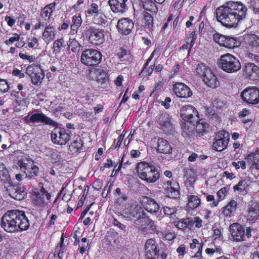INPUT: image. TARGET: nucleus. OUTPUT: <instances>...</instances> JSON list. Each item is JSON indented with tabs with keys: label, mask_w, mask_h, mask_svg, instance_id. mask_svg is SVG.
Instances as JSON below:
<instances>
[{
	"label": "nucleus",
	"mask_w": 259,
	"mask_h": 259,
	"mask_svg": "<svg viewBox=\"0 0 259 259\" xmlns=\"http://www.w3.org/2000/svg\"><path fill=\"white\" fill-rule=\"evenodd\" d=\"M237 203L234 200H231L229 204L224 207L223 213L226 216H229L235 211L236 208Z\"/></svg>",
	"instance_id": "nucleus-38"
},
{
	"label": "nucleus",
	"mask_w": 259,
	"mask_h": 259,
	"mask_svg": "<svg viewBox=\"0 0 259 259\" xmlns=\"http://www.w3.org/2000/svg\"><path fill=\"white\" fill-rule=\"evenodd\" d=\"M177 211V208L175 207H163V212L165 215L170 216V218H172L173 215L175 216V213Z\"/></svg>",
	"instance_id": "nucleus-51"
},
{
	"label": "nucleus",
	"mask_w": 259,
	"mask_h": 259,
	"mask_svg": "<svg viewBox=\"0 0 259 259\" xmlns=\"http://www.w3.org/2000/svg\"><path fill=\"white\" fill-rule=\"evenodd\" d=\"M245 188V184H244V182L242 181H240L238 184L234 186V190L235 192L236 191H242L244 190Z\"/></svg>",
	"instance_id": "nucleus-60"
},
{
	"label": "nucleus",
	"mask_w": 259,
	"mask_h": 259,
	"mask_svg": "<svg viewBox=\"0 0 259 259\" xmlns=\"http://www.w3.org/2000/svg\"><path fill=\"white\" fill-rule=\"evenodd\" d=\"M20 36L18 34L15 33L13 34V36L10 37L9 39L5 41V44L6 45L9 46L14 43V42L18 41L20 39Z\"/></svg>",
	"instance_id": "nucleus-56"
},
{
	"label": "nucleus",
	"mask_w": 259,
	"mask_h": 259,
	"mask_svg": "<svg viewBox=\"0 0 259 259\" xmlns=\"http://www.w3.org/2000/svg\"><path fill=\"white\" fill-rule=\"evenodd\" d=\"M24 120L28 124L44 123L51 125H54L55 124V121L50 117L40 112H29L27 115L24 117Z\"/></svg>",
	"instance_id": "nucleus-9"
},
{
	"label": "nucleus",
	"mask_w": 259,
	"mask_h": 259,
	"mask_svg": "<svg viewBox=\"0 0 259 259\" xmlns=\"http://www.w3.org/2000/svg\"><path fill=\"white\" fill-rule=\"evenodd\" d=\"M195 123H196L195 127L196 132L199 136H202L208 128V124L203 119L199 120L198 122H195Z\"/></svg>",
	"instance_id": "nucleus-37"
},
{
	"label": "nucleus",
	"mask_w": 259,
	"mask_h": 259,
	"mask_svg": "<svg viewBox=\"0 0 259 259\" xmlns=\"http://www.w3.org/2000/svg\"><path fill=\"white\" fill-rule=\"evenodd\" d=\"M229 188L225 187L221 188L217 193V196L219 198V201H222L226 197Z\"/></svg>",
	"instance_id": "nucleus-50"
},
{
	"label": "nucleus",
	"mask_w": 259,
	"mask_h": 259,
	"mask_svg": "<svg viewBox=\"0 0 259 259\" xmlns=\"http://www.w3.org/2000/svg\"><path fill=\"white\" fill-rule=\"evenodd\" d=\"M200 200L195 195H190L188 197V202L187 207L189 210H193L200 205Z\"/></svg>",
	"instance_id": "nucleus-34"
},
{
	"label": "nucleus",
	"mask_w": 259,
	"mask_h": 259,
	"mask_svg": "<svg viewBox=\"0 0 259 259\" xmlns=\"http://www.w3.org/2000/svg\"><path fill=\"white\" fill-rule=\"evenodd\" d=\"M121 215L127 220L135 219L137 221L146 218V213L142 207L137 204H133L124 209Z\"/></svg>",
	"instance_id": "nucleus-8"
},
{
	"label": "nucleus",
	"mask_w": 259,
	"mask_h": 259,
	"mask_svg": "<svg viewBox=\"0 0 259 259\" xmlns=\"http://www.w3.org/2000/svg\"><path fill=\"white\" fill-rule=\"evenodd\" d=\"M213 40L220 46L229 49H233L239 46L240 42L233 37L225 36L220 33L213 35Z\"/></svg>",
	"instance_id": "nucleus-12"
},
{
	"label": "nucleus",
	"mask_w": 259,
	"mask_h": 259,
	"mask_svg": "<svg viewBox=\"0 0 259 259\" xmlns=\"http://www.w3.org/2000/svg\"><path fill=\"white\" fill-rule=\"evenodd\" d=\"M247 9L240 2H229L216 10L217 20L227 28L236 27L238 22L244 19Z\"/></svg>",
	"instance_id": "nucleus-1"
},
{
	"label": "nucleus",
	"mask_w": 259,
	"mask_h": 259,
	"mask_svg": "<svg viewBox=\"0 0 259 259\" xmlns=\"http://www.w3.org/2000/svg\"><path fill=\"white\" fill-rule=\"evenodd\" d=\"M68 47L72 52H76L79 50L80 45L78 41L74 38H70L67 43Z\"/></svg>",
	"instance_id": "nucleus-43"
},
{
	"label": "nucleus",
	"mask_w": 259,
	"mask_h": 259,
	"mask_svg": "<svg viewBox=\"0 0 259 259\" xmlns=\"http://www.w3.org/2000/svg\"><path fill=\"white\" fill-rule=\"evenodd\" d=\"M88 32L89 35V40L92 44L100 45L105 41L104 30L93 27H90Z\"/></svg>",
	"instance_id": "nucleus-15"
},
{
	"label": "nucleus",
	"mask_w": 259,
	"mask_h": 259,
	"mask_svg": "<svg viewBox=\"0 0 259 259\" xmlns=\"http://www.w3.org/2000/svg\"><path fill=\"white\" fill-rule=\"evenodd\" d=\"M1 226L7 232L26 230L29 222L23 211L13 209L6 212L1 219Z\"/></svg>",
	"instance_id": "nucleus-2"
},
{
	"label": "nucleus",
	"mask_w": 259,
	"mask_h": 259,
	"mask_svg": "<svg viewBox=\"0 0 259 259\" xmlns=\"http://www.w3.org/2000/svg\"><path fill=\"white\" fill-rule=\"evenodd\" d=\"M244 74L250 80H255L259 78V67L253 63H248L244 69Z\"/></svg>",
	"instance_id": "nucleus-24"
},
{
	"label": "nucleus",
	"mask_w": 259,
	"mask_h": 259,
	"mask_svg": "<svg viewBox=\"0 0 259 259\" xmlns=\"http://www.w3.org/2000/svg\"><path fill=\"white\" fill-rule=\"evenodd\" d=\"M259 217V202L252 201L249 202L247 208V219L254 222Z\"/></svg>",
	"instance_id": "nucleus-22"
},
{
	"label": "nucleus",
	"mask_w": 259,
	"mask_h": 259,
	"mask_svg": "<svg viewBox=\"0 0 259 259\" xmlns=\"http://www.w3.org/2000/svg\"><path fill=\"white\" fill-rule=\"evenodd\" d=\"M145 25L151 28L153 26V18L151 15L148 12H144Z\"/></svg>",
	"instance_id": "nucleus-45"
},
{
	"label": "nucleus",
	"mask_w": 259,
	"mask_h": 259,
	"mask_svg": "<svg viewBox=\"0 0 259 259\" xmlns=\"http://www.w3.org/2000/svg\"><path fill=\"white\" fill-rule=\"evenodd\" d=\"M202 77L203 78V81L209 87L215 88L219 86V82L217 80V77L209 68L206 69V71L205 72Z\"/></svg>",
	"instance_id": "nucleus-26"
},
{
	"label": "nucleus",
	"mask_w": 259,
	"mask_h": 259,
	"mask_svg": "<svg viewBox=\"0 0 259 259\" xmlns=\"http://www.w3.org/2000/svg\"><path fill=\"white\" fill-rule=\"evenodd\" d=\"M145 255L148 259H156L158 255L159 249L154 240L148 239L145 245Z\"/></svg>",
	"instance_id": "nucleus-19"
},
{
	"label": "nucleus",
	"mask_w": 259,
	"mask_h": 259,
	"mask_svg": "<svg viewBox=\"0 0 259 259\" xmlns=\"http://www.w3.org/2000/svg\"><path fill=\"white\" fill-rule=\"evenodd\" d=\"M241 97L246 103L257 104L259 103V89L255 87L246 88L242 92Z\"/></svg>",
	"instance_id": "nucleus-10"
},
{
	"label": "nucleus",
	"mask_w": 259,
	"mask_h": 259,
	"mask_svg": "<svg viewBox=\"0 0 259 259\" xmlns=\"http://www.w3.org/2000/svg\"><path fill=\"white\" fill-rule=\"evenodd\" d=\"M134 26V22L128 18H123L119 20L117 25L118 31L121 34L124 35L130 34Z\"/></svg>",
	"instance_id": "nucleus-21"
},
{
	"label": "nucleus",
	"mask_w": 259,
	"mask_h": 259,
	"mask_svg": "<svg viewBox=\"0 0 259 259\" xmlns=\"http://www.w3.org/2000/svg\"><path fill=\"white\" fill-rule=\"evenodd\" d=\"M156 122L163 129H169L172 127V118L167 112L158 114L156 117Z\"/></svg>",
	"instance_id": "nucleus-23"
},
{
	"label": "nucleus",
	"mask_w": 259,
	"mask_h": 259,
	"mask_svg": "<svg viewBox=\"0 0 259 259\" xmlns=\"http://www.w3.org/2000/svg\"><path fill=\"white\" fill-rule=\"evenodd\" d=\"M9 85L5 79H0V93H4L8 91Z\"/></svg>",
	"instance_id": "nucleus-55"
},
{
	"label": "nucleus",
	"mask_w": 259,
	"mask_h": 259,
	"mask_svg": "<svg viewBox=\"0 0 259 259\" xmlns=\"http://www.w3.org/2000/svg\"><path fill=\"white\" fill-rule=\"evenodd\" d=\"M225 103L220 99H215L212 102V107L214 110H221L225 106Z\"/></svg>",
	"instance_id": "nucleus-44"
},
{
	"label": "nucleus",
	"mask_w": 259,
	"mask_h": 259,
	"mask_svg": "<svg viewBox=\"0 0 259 259\" xmlns=\"http://www.w3.org/2000/svg\"><path fill=\"white\" fill-rule=\"evenodd\" d=\"M250 5L253 12L259 15V0H250Z\"/></svg>",
	"instance_id": "nucleus-54"
},
{
	"label": "nucleus",
	"mask_w": 259,
	"mask_h": 259,
	"mask_svg": "<svg viewBox=\"0 0 259 259\" xmlns=\"http://www.w3.org/2000/svg\"><path fill=\"white\" fill-rule=\"evenodd\" d=\"M179 186L177 185L176 186L165 187L164 189L165 194L166 196L169 198H175L179 195Z\"/></svg>",
	"instance_id": "nucleus-36"
},
{
	"label": "nucleus",
	"mask_w": 259,
	"mask_h": 259,
	"mask_svg": "<svg viewBox=\"0 0 259 259\" xmlns=\"http://www.w3.org/2000/svg\"><path fill=\"white\" fill-rule=\"evenodd\" d=\"M204 14L202 12L200 14L199 19L197 20H195V17L193 16H188V19L186 22V26L187 28L193 26L197 22H200Z\"/></svg>",
	"instance_id": "nucleus-42"
},
{
	"label": "nucleus",
	"mask_w": 259,
	"mask_h": 259,
	"mask_svg": "<svg viewBox=\"0 0 259 259\" xmlns=\"http://www.w3.org/2000/svg\"><path fill=\"white\" fill-rule=\"evenodd\" d=\"M51 197L50 194L44 188H42L40 192L33 195L32 202L37 207H44L48 204Z\"/></svg>",
	"instance_id": "nucleus-16"
},
{
	"label": "nucleus",
	"mask_w": 259,
	"mask_h": 259,
	"mask_svg": "<svg viewBox=\"0 0 259 259\" xmlns=\"http://www.w3.org/2000/svg\"><path fill=\"white\" fill-rule=\"evenodd\" d=\"M245 159L248 164H250L252 167L257 168V162L259 161V149L248 154Z\"/></svg>",
	"instance_id": "nucleus-30"
},
{
	"label": "nucleus",
	"mask_w": 259,
	"mask_h": 259,
	"mask_svg": "<svg viewBox=\"0 0 259 259\" xmlns=\"http://www.w3.org/2000/svg\"><path fill=\"white\" fill-rule=\"evenodd\" d=\"M72 24L71 25L70 33L74 34L76 33L78 28L82 23V19L80 15H75L72 18Z\"/></svg>",
	"instance_id": "nucleus-33"
},
{
	"label": "nucleus",
	"mask_w": 259,
	"mask_h": 259,
	"mask_svg": "<svg viewBox=\"0 0 259 259\" xmlns=\"http://www.w3.org/2000/svg\"><path fill=\"white\" fill-rule=\"evenodd\" d=\"M175 225L179 229H185L192 227L194 225V222L192 219L185 218L181 219L178 221H175Z\"/></svg>",
	"instance_id": "nucleus-32"
},
{
	"label": "nucleus",
	"mask_w": 259,
	"mask_h": 259,
	"mask_svg": "<svg viewBox=\"0 0 259 259\" xmlns=\"http://www.w3.org/2000/svg\"><path fill=\"white\" fill-rule=\"evenodd\" d=\"M82 144L77 140H74L71 143L69 147V151L72 154H74L78 152L81 149Z\"/></svg>",
	"instance_id": "nucleus-40"
},
{
	"label": "nucleus",
	"mask_w": 259,
	"mask_h": 259,
	"mask_svg": "<svg viewBox=\"0 0 259 259\" xmlns=\"http://www.w3.org/2000/svg\"><path fill=\"white\" fill-rule=\"evenodd\" d=\"M157 149L160 153L164 154L170 153L172 151L171 147L168 142L162 139H159L158 141Z\"/></svg>",
	"instance_id": "nucleus-31"
},
{
	"label": "nucleus",
	"mask_w": 259,
	"mask_h": 259,
	"mask_svg": "<svg viewBox=\"0 0 259 259\" xmlns=\"http://www.w3.org/2000/svg\"><path fill=\"white\" fill-rule=\"evenodd\" d=\"M56 4L51 3L46 5L40 12V18L48 23L50 20L53 13L55 9Z\"/></svg>",
	"instance_id": "nucleus-29"
},
{
	"label": "nucleus",
	"mask_w": 259,
	"mask_h": 259,
	"mask_svg": "<svg viewBox=\"0 0 259 259\" xmlns=\"http://www.w3.org/2000/svg\"><path fill=\"white\" fill-rule=\"evenodd\" d=\"M142 203L145 209L150 213H157L159 210V204L153 199L149 197H145L142 201Z\"/></svg>",
	"instance_id": "nucleus-27"
},
{
	"label": "nucleus",
	"mask_w": 259,
	"mask_h": 259,
	"mask_svg": "<svg viewBox=\"0 0 259 259\" xmlns=\"http://www.w3.org/2000/svg\"><path fill=\"white\" fill-rule=\"evenodd\" d=\"M117 54L118 57L122 59L121 60L122 61L127 59L128 58L127 56L129 55L127 51L123 48H120Z\"/></svg>",
	"instance_id": "nucleus-57"
},
{
	"label": "nucleus",
	"mask_w": 259,
	"mask_h": 259,
	"mask_svg": "<svg viewBox=\"0 0 259 259\" xmlns=\"http://www.w3.org/2000/svg\"><path fill=\"white\" fill-rule=\"evenodd\" d=\"M57 33L55 27L49 24L45 28L42 34V39L48 45L56 38Z\"/></svg>",
	"instance_id": "nucleus-25"
},
{
	"label": "nucleus",
	"mask_w": 259,
	"mask_h": 259,
	"mask_svg": "<svg viewBox=\"0 0 259 259\" xmlns=\"http://www.w3.org/2000/svg\"><path fill=\"white\" fill-rule=\"evenodd\" d=\"M196 31L194 30L192 32L190 33L189 36L187 37L186 39V42L187 44L189 45L190 46V47L192 48L194 43L195 40L196 39Z\"/></svg>",
	"instance_id": "nucleus-49"
},
{
	"label": "nucleus",
	"mask_w": 259,
	"mask_h": 259,
	"mask_svg": "<svg viewBox=\"0 0 259 259\" xmlns=\"http://www.w3.org/2000/svg\"><path fill=\"white\" fill-rule=\"evenodd\" d=\"M230 232L234 241L240 242L245 240V230L239 224H232L230 227Z\"/></svg>",
	"instance_id": "nucleus-20"
},
{
	"label": "nucleus",
	"mask_w": 259,
	"mask_h": 259,
	"mask_svg": "<svg viewBox=\"0 0 259 259\" xmlns=\"http://www.w3.org/2000/svg\"><path fill=\"white\" fill-rule=\"evenodd\" d=\"M232 165L236 169H239L240 167L243 169L246 168V162L243 160L238 161V162L234 161L232 162Z\"/></svg>",
	"instance_id": "nucleus-58"
},
{
	"label": "nucleus",
	"mask_w": 259,
	"mask_h": 259,
	"mask_svg": "<svg viewBox=\"0 0 259 259\" xmlns=\"http://www.w3.org/2000/svg\"><path fill=\"white\" fill-rule=\"evenodd\" d=\"M18 164L26 177L32 178L37 175L38 167L34 164L33 160L29 156H23L19 160Z\"/></svg>",
	"instance_id": "nucleus-7"
},
{
	"label": "nucleus",
	"mask_w": 259,
	"mask_h": 259,
	"mask_svg": "<svg viewBox=\"0 0 259 259\" xmlns=\"http://www.w3.org/2000/svg\"><path fill=\"white\" fill-rule=\"evenodd\" d=\"M70 132L64 129L55 128L51 133V139L53 143L60 145H65L70 139Z\"/></svg>",
	"instance_id": "nucleus-11"
},
{
	"label": "nucleus",
	"mask_w": 259,
	"mask_h": 259,
	"mask_svg": "<svg viewBox=\"0 0 259 259\" xmlns=\"http://www.w3.org/2000/svg\"><path fill=\"white\" fill-rule=\"evenodd\" d=\"M244 39L246 48L249 50H256L259 46V37L255 34H248Z\"/></svg>",
	"instance_id": "nucleus-28"
},
{
	"label": "nucleus",
	"mask_w": 259,
	"mask_h": 259,
	"mask_svg": "<svg viewBox=\"0 0 259 259\" xmlns=\"http://www.w3.org/2000/svg\"><path fill=\"white\" fill-rule=\"evenodd\" d=\"M143 8L151 13H156L158 8L154 0H142Z\"/></svg>",
	"instance_id": "nucleus-35"
},
{
	"label": "nucleus",
	"mask_w": 259,
	"mask_h": 259,
	"mask_svg": "<svg viewBox=\"0 0 259 259\" xmlns=\"http://www.w3.org/2000/svg\"><path fill=\"white\" fill-rule=\"evenodd\" d=\"M26 73L31 78L32 82L36 84L43 79L44 73L38 63H33L29 65L26 69Z\"/></svg>",
	"instance_id": "nucleus-13"
},
{
	"label": "nucleus",
	"mask_w": 259,
	"mask_h": 259,
	"mask_svg": "<svg viewBox=\"0 0 259 259\" xmlns=\"http://www.w3.org/2000/svg\"><path fill=\"white\" fill-rule=\"evenodd\" d=\"M108 4L113 12L123 14L128 10L130 2L128 0H109Z\"/></svg>",
	"instance_id": "nucleus-17"
},
{
	"label": "nucleus",
	"mask_w": 259,
	"mask_h": 259,
	"mask_svg": "<svg viewBox=\"0 0 259 259\" xmlns=\"http://www.w3.org/2000/svg\"><path fill=\"white\" fill-rule=\"evenodd\" d=\"M5 21L7 23V24L10 27H12L15 23V20L9 16H6L5 18Z\"/></svg>",
	"instance_id": "nucleus-61"
},
{
	"label": "nucleus",
	"mask_w": 259,
	"mask_h": 259,
	"mask_svg": "<svg viewBox=\"0 0 259 259\" xmlns=\"http://www.w3.org/2000/svg\"><path fill=\"white\" fill-rule=\"evenodd\" d=\"M101 10L99 9V6L95 3L92 4L87 11V15L88 16H93L94 17Z\"/></svg>",
	"instance_id": "nucleus-41"
},
{
	"label": "nucleus",
	"mask_w": 259,
	"mask_h": 259,
	"mask_svg": "<svg viewBox=\"0 0 259 259\" xmlns=\"http://www.w3.org/2000/svg\"><path fill=\"white\" fill-rule=\"evenodd\" d=\"M136 169L139 178L148 183L155 182L160 177L158 170L147 162L141 161L138 163Z\"/></svg>",
	"instance_id": "nucleus-3"
},
{
	"label": "nucleus",
	"mask_w": 259,
	"mask_h": 259,
	"mask_svg": "<svg viewBox=\"0 0 259 259\" xmlns=\"http://www.w3.org/2000/svg\"><path fill=\"white\" fill-rule=\"evenodd\" d=\"M181 115L185 123H183L184 131L190 132L194 128L195 122H197L199 117L198 111L191 105L183 106L181 109Z\"/></svg>",
	"instance_id": "nucleus-4"
},
{
	"label": "nucleus",
	"mask_w": 259,
	"mask_h": 259,
	"mask_svg": "<svg viewBox=\"0 0 259 259\" xmlns=\"http://www.w3.org/2000/svg\"><path fill=\"white\" fill-rule=\"evenodd\" d=\"M186 247L185 245H181L177 249V252L179 255H183L186 253Z\"/></svg>",
	"instance_id": "nucleus-64"
},
{
	"label": "nucleus",
	"mask_w": 259,
	"mask_h": 259,
	"mask_svg": "<svg viewBox=\"0 0 259 259\" xmlns=\"http://www.w3.org/2000/svg\"><path fill=\"white\" fill-rule=\"evenodd\" d=\"M218 65L220 68L227 73H234L241 68V64L236 57L229 53L221 56Z\"/></svg>",
	"instance_id": "nucleus-5"
},
{
	"label": "nucleus",
	"mask_w": 259,
	"mask_h": 259,
	"mask_svg": "<svg viewBox=\"0 0 259 259\" xmlns=\"http://www.w3.org/2000/svg\"><path fill=\"white\" fill-rule=\"evenodd\" d=\"M49 155L51 160L54 162L59 161L61 158L60 153L55 149L50 150Z\"/></svg>",
	"instance_id": "nucleus-47"
},
{
	"label": "nucleus",
	"mask_w": 259,
	"mask_h": 259,
	"mask_svg": "<svg viewBox=\"0 0 259 259\" xmlns=\"http://www.w3.org/2000/svg\"><path fill=\"white\" fill-rule=\"evenodd\" d=\"M192 220L193 221L194 225L197 228H200L202 227V220L198 217L194 218Z\"/></svg>",
	"instance_id": "nucleus-62"
},
{
	"label": "nucleus",
	"mask_w": 259,
	"mask_h": 259,
	"mask_svg": "<svg viewBox=\"0 0 259 259\" xmlns=\"http://www.w3.org/2000/svg\"><path fill=\"white\" fill-rule=\"evenodd\" d=\"M102 59V54L99 51L89 49L82 52L80 61L87 66H95L99 64Z\"/></svg>",
	"instance_id": "nucleus-6"
},
{
	"label": "nucleus",
	"mask_w": 259,
	"mask_h": 259,
	"mask_svg": "<svg viewBox=\"0 0 259 259\" xmlns=\"http://www.w3.org/2000/svg\"><path fill=\"white\" fill-rule=\"evenodd\" d=\"M215 138L216 140L212 145L213 149L218 151H222L226 149L229 140V133L222 131L216 135Z\"/></svg>",
	"instance_id": "nucleus-14"
},
{
	"label": "nucleus",
	"mask_w": 259,
	"mask_h": 259,
	"mask_svg": "<svg viewBox=\"0 0 259 259\" xmlns=\"http://www.w3.org/2000/svg\"><path fill=\"white\" fill-rule=\"evenodd\" d=\"M172 89L175 94L179 98H188L192 95L190 89L182 82H176Z\"/></svg>",
	"instance_id": "nucleus-18"
},
{
	"label": "nucleus",
	"mask_w": 259,
	"mask_h": 259,
	"mask_svg": "<svg viewBox=\"0 0 259 259\" xmlns=\"http://www.w3.org/2000/svg\"><path fill=\"white\" fill-rule=\"evenodd\" d=\"M64 42V40L62 38L56 40L53 44L54 52L57 53H59Z\"/></svg>",
	"instance_id": "nucleus-46"
},
{
	"label": "nucleus",
	"mask_w": 259,
	"mask_h": 259,
	"mask_svg": "<svg viewBox=\"0 0 259 259\" xmlns=\"http://www.w3.org/2000/svg\"><path fill=\"white\" fill-rule=\"evenodd\" d=\"M161 52V49L160 48H156L152 53L151 54L150 57L147 60L145 65V68L146 67V66L148 65L149 62L151 61V60L153 58L155 57L156 58H158L159 56L160 55Z\"/></svg>",
	"instance_id": "nucleus-48"
},
{
	"label": "nucleus",
	"mask_w": 259,
	"mask_h": 259,
	"mask_svg": "<svg viewBox=\"0 0 259 259\" xmlns=\"http://www.w3.org/2000/svg\"><path fill=\"white\" fill-rule=\"evenodd\" d=\"M15 190H16L15 193L13 194L12 197L15 199L20 200L23 199L26 194L23 190L17 191L16 189H15Z\"/></svg>",
	"instance_id": "nucleus-53"
},
{
	"label": "nucleus",
	"mask_w": 259,
	"mask_h": 259,
	"mask_svg": "<svg viewBox=\"0 0 259 259\" xmlns=\"http://www.w3.org/2000/svg\"><path fill=\"white\" fill-rule=\"evenodd\" d=\"M83 0H78L76 4L72 6V9L74 10L75 11H80L81 9V5L83 4Z\"/></svg>",
	"instance_id": "nucleus-63"
},
{
	"label": "nucleus",
	"mask_w": 259,
	"mask_h": 259,
	"mask_svg": "<svg viewBox=\"0 0 259 259\" xmlns=\"http://www.w3.org/2000/svg\"><path fill=\"white\" fill-rule=\"evenodd\" d=\"M206 200L208 202L212 201V203L210 204L211 207H216L218 206L219 201L214 200V196L212 195H208L206 196Z\"/></svg>",
	"instance_id": "nucleus-59"
},
{
	"label": "nucleus",
	"mask_w": 259,
	"mask_h": 259,
	"mask_svg": "<svg viewBox=\"0 0 259 259\" xmlns=\"http://www.w3.org/2000/svg\"><path fill=\"white\" fill-rule=\"evenodd\" d=\"M208 68V67H207L205 64H199L197 65L196 72L199 75L203 76L205 72L206 71V69Z\"/></svg>",
	"instance_id": "nucleus-52"
},
{
	"label": "nucleus",
	"mask_w": 259,
	"mask_h": 259,
	"mask_svg": "<svg viewBox=\"0 0 259 259\" xmlns=\"http://www.w3.org/2000/svg\"><path fill=\"white\" fill-rule=\"evenodd\" d=\"M94 22L100 25H104L107 22L106 17L104 14L100 11L93 18Z\"/></svg>",
	"instance_id": "nucleus-39"
}]
</instances>
